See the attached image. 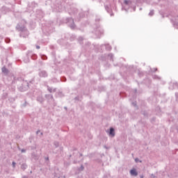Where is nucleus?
Wrapping results in <instances>:
<instances>
[{
	"label": "nucleus",
	"mask_w": 178,
	"mask_h": 178,
	"mask_svg": "<svg viewBox=\"0 0 178 178\" xmlns=\"http://www.w3.org/2000/svg\"><path fill=\"white\" fill-rule=\"evenodd\" d=\"M16 29L18 31H21L20 37H23L26 38V37L29 36V31L24 26H20V25H17Z\"/></svg>",
	"instance_id": "f257e3e1"
},
{
	"label": "nucleus",
	"mask_w": 178,
	"mask_h": 178,
	"mask_svg": "<svg viewBox=\"0 0 178 178\" xmlns=\"http://www.w3.org/2000/svg\"><path fill=\"white\" fill-rule=\"evenodd\" d=\"M18 90L22 92L27 91L29 90V82L22 81L21 85L18 86Z\"/></svg>",
	"instance_id": "f03ea898"
},
{
	"label": "nucleus",
	"mask_w": 178,
	"mask_h": 178,
	"mask_svg": "<svg viewBox=\"0 0 178 178\" xmlns=\"http://www.w3.org/2000/svg\"><path fill=\"white\" fill-rule=\"evenodd\" d=\"M95 38H99L101 37V35H102V34H104V29H102V28L101 27H97L95 29Z\"/></svg>",
	"instance_id": "7ed1b4c3"
},
{
	"label": "nucleus",
	"mask_w": 178,
	"mask_h": 178,
	"mask_svg": "<svg viewBox=\"0 0 178 178\" xmlns=\"http://www.w3.org/2000/svg\"><path fill=\"white\" fill-rule=\"evenodd\" d=\"M67 23L70 29H72V30L75 29L76 25L74 24V20H73V18H67Z\"/></svg>",
	"instance_id": "20e7f679"
},
{
	"label": "nucleus",
	"mask_w": 178,
	"mask_h": 178,
	"mask_svg": "<svg viewBox=\"0 0 178 178\" xmlns=\"http://www.w3.org/2000/svg\"><path fill=\"white\" fill-rule=\"evenodd\" d=\"M27 56H31L33 60H35L37 59V54H33L32 51H28Z\"/></svg>",
	"instance_id": "39448f33"
},
{
	"label": "nucleus",
	"mask_w": 178,
	"mask_h": 178,
	"mask_svg": "<svg viewBox=\"0 0 178 178\" xmlns=\"http://www.w3.org/2000/svg\"><path fill=\"white\" fill-rule=\"evenodd\" d=\"M38 74L39 77H48V72L45 70L40 71Z\"/></svg>",
	"instance_id": "423d86ee"
},
{
	"label": "nucleus",
	"mask_w": 178,
	"mask_h": 178,
	"mask_svg": "<svg viewBox=\"0 0 178 178\" xmlns=\"http://www.w3.org/2000/svg\"><path fill=\"white\" fill-rule=\"evenodd\" d=\"M104 7H105V10H106V12L108 13H109L111 16H114V14L112 12V9H111V6L105 5Z\"/></svg>",
	"instance_id": "0eeeda50"
},
{
	"label": "nucleus",
	"mask_w": 178,
	"mask_h": 178,
	"mask_svg": "<svg viewBox=\"0 0 178 178\" xmlns=\"http://www.w3.org/2000/svg\"><path fill=\"white\" fill-rule=\"evenodd\" d=\"M44 97L49 102H54V101H55L52 95H45Z\"/></svg>",
	"instance_id": "6e6552de"
},
{
	"label": "nucleus",
	"mask_w": 178,
	"mask_h": 178,
	"mask_svg": "<svg viewBox=\"0 0 178 178\" xmlns=\"http://www.w3.org/2000/svg\"><path fill=\"white\" fill-rule=\"evenodd\" d=\"M107 133L110 137H115V129L113 127H111L109 131H107Z\"/></svg>",
	"instance_id": "1a4fd4ad"
},
{
	"label": "nucleus",
	"mask_w": 178,
	"mask_h": 178,
	"mask_svg": "<svg viewBox=\"0 0 178 178\" xmlns=\"http://www.w3.org/2000/svg\"><path fill=\"white\" fill-rule=\"evenodd\" d=\"M1 72L3 74L8 75L9 74V70H8L6 67H3L1 68Z\"/></svg>",
	"instance_id": "9d476101"
},
{
	"label": "nucleus",
	"mask_w": 178,
	"mask_h": 178,
	"mask_svg": "<svg viewBox=\"0 0 178 178\" xmlns=\"http://www.w3.org/2000/svg\"><path fill=\"white\" fill-rule=\"evenodd\" d=\"M131 176H138V172H137V170L136 169H132L130 170Z\"/></svg>",
	"instance_id": "9b49d317"
},
{
	"label": "nucleus",
	"mask_w": 178,
	"mask_h": 178,
	"mask_svg": "<svg viewBox=\"0 0 178 178\" xmlns=\"http://www.w3.org/2000/svg\"><path fill=\"white\" fill-rule=\"evenodd\" d=\"M37 101L38 102H40V104H42V102H44V97H42V95H39L37 97Z\"/></svg>",
	"instance_id": "f8f14e48"
},
{
	"label": "nucleus",
	"mask_w": 178,
	"mask_h": 178,
	"mask_svg": "<svg viewBox=\"0 0 178 178\" xmlns=\"http://www.w3.org/2000/svg\"><path fill=\"white\" fill-rule=\"evenodd\" d=\"M31 156H32L33 159H35V161H37L38 159V156L36 154H35L34 152H33L31 154Z\"/></svg>",
	"instance_id": "ddd939ff"
},
{
	"label": "nucleus",
	"mask_w": 178,
	"mask_h": 178,
	"mask_svg": "<svg viewBox=\"0 0 178 178\" xmlns=\"http://www.w3.org/2000/svg\"><path fill=\"white\" fill-rule=\"evenodd\" d=\"M124 5H131V1L130 0H124Z\"/></svg>",
	"instance_id": "4468645a"
},
{
	"label": "nucleus",
	"mask_w": 178,
	"mask_h": 178,
	"mask_svg": "<svg viewBox=\"0 0 178 178\" xmlns=\"http://www.w3.org/2000/svg\"><path fill=\"white\" fill-rule=\"evenodd\" d=\"M108 58L110 60H113V55L112 54H109Z\"/></svg>",
	"instance_id": "2eb2a0df"
},
{
	"label": "nucleus",
	"mask_w": 178,
	"mask_h": 178,
	"mask_svg": "<svg viewBox=\"0 0 178 178\" xmlns=\"http://www.w3.org/2000/svg\"><path fill=\"white\" fill-rule=\"evenodd\" d=\"M152 77L154 80H161V77H159L158 75H153Z\"/></svg>",
	"instance_id": "dca6fc26"
},
{
	"label": "nucleus",
	"mask_w": 178,
	"mask_h": 178,
	"mask_svg": "<svg viewBox=\"0 0 178 178\" xmlns=\"http://www.w3.org/2000/svg\"><path fill=\"white\" fill-rule=\"evenodd\" d=\"M106 51H111L112 49V47H111L109 44H107L106 45Z\"/></svg>",
	"instance_id": "f3484780"
},
{
	"label": "nucleus",
	"mask_w": 178,
	"mask_h": 178,
	"mask_svg": "<svg viewBox=\"0 0 178 178\" xmlns=\"http://www.w3.org/2000/svg\"><path fill=\"white\" fill-rule=\"evenodd\" d=\"M21 168H22L23 170H26V169H27V165H26V164H22V166H21Z\"/></svg>",
	"instance_id": "a211bd4d"
},
{
	"label": "nucleus",
	"mask_w": 178,
	"mask_h": 178,
	"mask_svg": "<svg viewBox=\"0 0 178 178\" xmlns=\"http://www.w3.org/2000/svg\"><path fill=\"white\" fill-rule=\"evenodd\" d=\"M41 58L42 59H43V60H47V59H48V57H47V56L44 54L41 56Z\"/></svg>",
	"instance_id": "6ab92c4d"
},
{
	"label": "nucleus",
	"mask_w": 178,
	"mask_h": 178,
	"mask_svg": "<svg viewBox=\"0 0 178 178\" xmlns=\"http://www.w3.org/2000/svg\"><path fill=\"white\" fill-rule=\"evenodd\" d=\"M78 41L79 42V44H83V42H81V41H83V37H79V39H78Z\"/></svg>",
	"instance_id": "aec40b11"
},
{
	"label": "nucleus",
	"mask_w": 178,
	"mask_h": 178,
	"mask_svg": "<svg viewBox=\"0 0 178 178\" xmlns=\"http://www.w3.org/2000/svg\"><path fill=\"white\" fill-rule=\"evenodd\" d=\"M5 41H6V42L7 44H9V42H10V38H6L5 39Z\"/></svg>",
	"instance_id": "412c9836"
},
{
	"label": "nucleus",
	"mask_w": 178,
	"mask_h": 178,
	"mask_svg": "<svg viewBox=\"0 0 178 178\" xmlns=\"http://www.w3.org/2000/svg\"><path fill=\"white\" fill-rule=\"evenodd\" d=\"M24 62L25 63H29V62H30V58H29V57H27L26 59L24 60Z\"/></svg>",
	"instance_id": "4be33fe9"
},
{
	"label": "nucleus",
	"mask_w": 178,
	"mask_h": 178,
	"mask_svg": "<svg viewBox=\"0 0 178 178\" xmlns=\"http://www.w3.org/2000/svg\"><path fill=\"white\" fill-rule=\"evenodd\" d=\"M70 13H77V8H73L72 12Z\"/></svg>",
	"instance_id": "5701e85b"
},
{
	"label": "nucleus",
	"mask_w": 178,
	"mask_h": 178,
	"mask_svg": "<svg viewBox=\"0 0 178 178\" xmlns=\"http://www.w3.org/2000/svg\"><path fill=\"white\" fill-rule=\"evenodd\" d=\"M149 16H154V10H152L149 12Z\"/></svg>",
	"instance_id": "b1692460"
},
{
	"label": "nucleus",
	"mask_w": 178,
	"mask_h": 178,
	"mask_svg": "<svg viewBox=\"0 0 178 178\" xmlns=\"http://www.w3.org/2000/svg\"><path fill=\"white\" fill-rule=\"evenodd\" d=\"M61 81H66V77L63 76L60 78Z\"/></svg>",
	"instance_id": "393cba45"
},
{
	"label": "nucleus",
	"mask_w": 178,
	"mask_h": 178,
	"mask_svg": "<svg viewBox=\"0 0 178 178\" xmlns=\"http://www.w3.org/2000/svg\"><path fill=\"white\" fill-rule=\"evenodd\" d=\"M79 170H80V171L84 170V166H83V165H81V167H80V168H79Z\"/></svg>",
	"instance_id": "a878e982"
},
{
	"label": "nucleus",
	"mask_w": 178,
	"mask_h": 178,
	"mask_svg": "<svg viewBox=\"0 0 178 178\" xmlns=\"http://www.w3.org/2000/svg\"><path fill=\"white\" fill-rule=\"evenodd\" d=\"M47 90H48L49 92H52V88L48 87Z\"/></svg>",
	"instance_id": "bb28decb"
},
{
	"label": "nucleus",
	"mask_w": 178,
	"mask_h": 178,
	"mask_svg": "<svg viewBox=\"0 0 178 178\" xmlns=\"http://www.w3.org/2000/svg\"><path fill=\"white\" fill-rule=\"evenodd\" d=\"M30 148L31 149L34 150L36 149L37 147L35 146H31Z\"/></svg>",
	"instance_id": "cd10ccee"
},
{
	"label": "nucleus",
	"mask_w": 178,
	"mask_h": 178,
	"mask_svg": "<svg viewBox=\"0 0 178 178\" xmlns=\"http://www.w3.org/2000/svg\"><path fill=\"white\" fill-rule=\"evenodd\" d=\"M12 165H13V168H15V166H16V162L13 161V163H12Z\"/></svg>",
	"instance_id": "c85d7f7f"
},
{
	"label": "nucleus",
	"mask_w": 178,
	"mask_h": 178,
	"mask_svg": "<svg viewBox=\"0 0 178 178\" xmlns=\"http://www.w3.org/2000/svg\"><path fill=\"white\" fill-rule=\"evenodd\" d=\"M54 145L58 147L59 146V144L58 143V142H55L54 143Z\"/></svg>",
	"instance_id": "c756f323"
},
{
	"label": "nucleus",
	"mask_w": 178,
	"mask_h": 178,
	"mask_svg": "<svg viewBox=\"0 0 178 178\" xmlns=\"http://www.w3.org/2000/svg\"><path fill=\"white\" fill-rule=\"evenodd\" d=\"M99 20H101V17H98L96 19V22H99Z\"/></svg>",
	"instance_id": "7c9ffc66"
},
{
	"label": "nucleus",
	"mask_w": 178,
	"mask_h": 178,
	"mask_svg": "<svg viewBox=\"0 0 178 178\" xmlns=\"http://www.w3.org/2000/svg\"><path fill=\"white\" fill-rule=\"evenodd\" d=\"M21 152H22V153L26 152V149H21Z\"/></svg>",
	"instance_id": "2f4dec72"
},
{
	"label": "nucleus",
	"mask_w": 178,
	"mask_h": 178,
	"mask_svg": "<svg viewBox=\"0 0 178 178\" xmlns=\"http://www.w3.org/2000/svg\"><path fill=\"white\" fill-rule=\"evenodd\" d=\"M56 92V88H54L53 90H52V92Z\"/></svg>",
	"instance_id": "473e14b6"
},
{
	"label": "nucleus",
	"mask_w": 178,
	"mask_h": 178,
	"mask_svg": "<svg viewBox=\"0 0 178 178\" xmlns=\"http://www.w3.org/2000/svg\"><path fill=\"white\" fill-rule=\"evenodd\" d=\"M74 99H75V101H79V97H76L74 98Z\"/></svg>",
	"instance_id": "72a5a7b5"
},
{
	"label": "nucleus",
	"mask_w": 178,
	"mask_h": 178,
	"mask_svg": "<svg viewBox=\"0 0 178 178\" xmlns=\"http://www.w3.org/2000/svg\"><path fill=\"white\" fill-rule=\"evenodd\" d=\"M45 161H49V157H45Z\"/></svg>",
	"instance_id": "f704fd0d"
},
{
	"label": "nucleus",
	"mask_w": 178,
	"mask_h": 178,
	"mask_svg": "<svg viewBox=\"0 0 178 178\" xmlns=\"http://www.w3.org/2000/svg\"><path fill=\"white\" fill-rule=\"evenodd\" d=\"M40 46L38 45L36 46V49H40Z\"/></svg>",
	"instance_id": "c9c22d12"
},
{
	"label": "nucleus",
	"mask_w": 178,
	"mask_h": 178,
	"mask_svg": "<svg viewBox=\"0 0 178 178\" xmlns=\"http://www.w3.org/2000/svg\"><path fill=\"white\" fill-rule=\"evenodd\" d=\"M151 177L155 178V176L154 175V174H152Z\"/></svg>",
	"instance_id": "e433bc0d"
},
{
	"label": "nucleus",
	"mask_w": 178,
	"mask_h": 178,
	"mask_svg": "<svg viewBox=\"0 0 178 178\" xmlns=\"http://www.w3.org/2000/svg\"><path fill=\"white\" fill-rule=\"evenodd\" d=\"M22 178H29V177L24 175V176L22 177Z\"/></svg>",
	"instance_id": "4c0bfd02"
},
{
	"label": "nucleus",
	"mask_w": 178,
	"mask_h": 178,
	"mask_svg": "<svg viewBox=\"0 0 178 178\" xmlns=\"http://www.w3.org/2000/svg\"><path fill=\"white\" fill-rule=\"evenodd\" d=\"M134 106H136L137 104L136 103H133Z\"/></svg>",
	"instance_id": "58836bf2"
},
{
	"label": "nucleus",
	"mask_w": 178,
	"mask_h": 178,
	"mask_svg": "<svg viewBox=\"0 0 178 178\" xmlns=\"http://www.w3.org/2000/svg\"><path fill=\"white\" fill-rule=\"evenodd\" d=\"M104 148H106V149H108L109 148L106 146H104Z\"/></svg>",
	"instance_id": "ea45409f"
},
{
	"label": "nucleus",
	"mask_w": 178,
	"mask_h": 178,
	"mask_svg": "<svg viewBox=\"0 0 178 178\" xmlns=\"http://www.w3.org/2000/svg\"><path fill=\"white\" fill-rule=\"evenodd\" d=\"M158 70V68H154V72H156Z\"/></svg>",
	"instance_id": "a19ab883"
},
{
	"label": "nucleus",
	"mask_w": 178,
	"mask_h": 178,
	"mask_svg": "<svg viewBox=\"0 0 178 178\" xmlns=\"http://www.w3.org/2000/svg\"><path fill=\"white\" fill-rule=\"evenodd\" d=\"M40 133V131H36V134H38Z\"/></svg>",
	"instance_id": "79ce46f5"
},
{
	"label": "nucleus",
	"mask_w": 178,
	"mask_h": 178,
	"mask_svg": "<svg viewBox=\"0 0 178 178\" xmlns=\"http://www.w3.org/2000/svg\"><path fill=\"white\" fill-rule=\"evenodd\" d=\"M135 161L136 162H137L138 161V159H136Z\"/></svg>",
	"instance_id": "37998d69"
},
{
	"label": "nucleus",
	"mask_w": 178,
	"mask_h": 178,
	"mask_svg": "<svg viewBox=\"0 0 178 178\" xmlns=\"http://www.w3.org/2000/svg\"><path fill=\"white\" fill-rule=\"evenodd\" d=\"M140 178H144V176H143V175H140Z\"/></svg>",
	"instance_id": "c03bdc74"
},
{
	"label": "nucleus",
	"mask_w": 178,
	"mask_h": 178,
	"mask_svg": "<svg viewBox=\"0 0 178 178\" xmlns=\"http://www.w3.org/2000/svg\"><path fill=\"white\" fill-rule=\"evenodd\" d=\"M24 106H26V104H24Z\"/></svg>",
	"instance_id": "a18cd8bd"
},
{
	"label": "nucleus",
	"mask_w": 178,
	"mask_h": 178,
	"mask_svg": "<svg viewBox=\"0 0 178 178\" xmlns=\"http://www.w3.org/2000/svg\"><path fill=\"white\" fill-rule=\"evenodd\" d=\"M40 134H41V136H42V133H41Z\"/></svg>",
	"instance_id": "49530a36"
}]
</instances>
